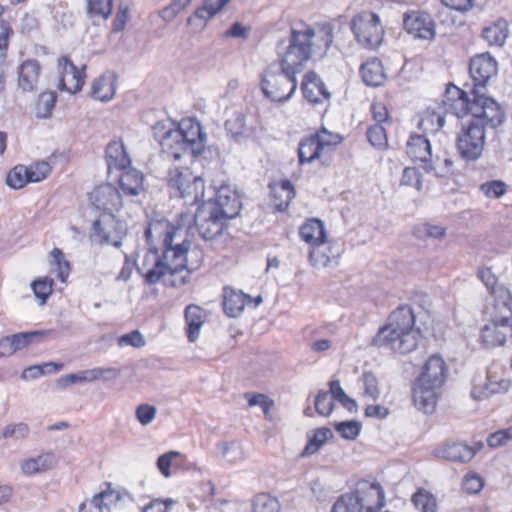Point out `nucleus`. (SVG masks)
<instances>
[{"mask_svg": "<svg viewBox=\"0 0 512 512\" xmlns=\"http://www.w3.org/2000/svg\"><path fill=\"white\" fill-rule=\"evenodd\" d=\"M187 216L182 217V223L172 225L167 220H156L149 224L145 229L144 236L148 245V252L155 255V263L151 269L142 274L144 283L147 285H155L167 274L174 276L184 269L189 272L196 271L203 261V252L201 250H193L197 259L189 262L187 254L191 249L192 241L188 238L181 239L183 220Z\"/></svg>", "mask_w": 512, "mask_h": 512, "instance_id": "f257e3e1", "label": "nucleus"}, {"mask_svg": "<svg viewBox=\"0 0 512 512\" xmlns=\"http://www.w3.org/2000/svg\"><path fill=\"white\" fill-rule=\"evenodd\" d=\"M450 113L463 119L461 131L456 138V149L460 157L466 161H475L482 155L485 145L486 129H496L506 118L505 112L496 100L485 99L482 105L470 102L465 91L450 82Z\"/></svg>", "mask_w": 512, "mask_h": 512, "instance_id": "f03ea898", "label": "nucleus"}, {"mask_svg": "<svg viewBox=\"0 0 512 512\" xmlns=\"http://www.w3.org/2000/svg\"><path fill=\"white\" fill-rule=\"evenodd\" d=\"M211 205V203L203 201L193 216L189 213H181L176 222L171 224L178 226L182 223V217L187 216L181 225V237L184 235V238L192 241L194 225L203 240L212 241L222 235L227 228V221Z\"/></svg>", "mask_w": 512, "mask_h": 512, "instance_id": "7ed1b4c3", "label": "nucleus"}, {"mask_svg": "<svg viewBox=\"0 0 512 512\" xmlns=\"http://www.w3.org/2000/svg\"><path fill=\"white\" fill-rule=\"evenodd\" d=\"M297 73L286 69L277 61L267 65L260 75V88L264 96L273 102L284 103L292 98L297 89Z\"/></svg>", "mask_w": 512, "mask_h": 512, "instance_id": "20e7f679", "label": "nucleus"}, {"mask_svg": "<svg viewBox=\"0 0 512 512\" xmlns=\"http://www.w3.org/2000/svg\"><path fill=\"white\" fill-rule=\"evenodd\" d=\"M311 33L303 30L291 29L288 42L281 40L277 43L278 63L286 69L300 73L303 65L312 56Z\"/></svg>", "mask_w": 512, "mask_h": 512, "instance_id": "39448f33", "label": "nucleus"}, {"mask_svg": "<svg viewBox=\"0 0 512 512\" xmlns=\"http://www.w3.org/2000/svg\"><path fill=\"white\" fill-rule=\"evenodd\" d=\"M498 73V62L489 52L476 54L469 61V74L473 82L470 102L482 105L485 99L495 100L485 94L486 86Z\"/></svg>", "mask_w": 512, "mask_h": 512, "instance_id": "423d86ee", "label": "nucleus"}, {"mask_svg": "<svg viewBox=\"0 0 512 512\" xmlns=\"http://www.w3.org/2000/svg\"><path fill=\"white\" fill-rule=\"evenodd\" d=\"M167 184L173 190L174 196L183 199L187 205L198 204L204 197V180L200 176H194L188 168L170 169Z\"/></svg>", "mask_w": 512, "mask_h": 512, "instance_id": "0eeeda50", "label": "nucleus"}, {"mask_svg": "<svg viewBox=\"0 0 512 512\" xmlns=\"http://www.w3.org/2000/svg\"><path fill=\"white\" fill-rule=\"evenodd\" d=\"M355 39L363 47L375 49L383 40L384 29L376 13L363 11L355 15L350 23Z\"/></svg>", "mask_w": 512, "mask_h": 512, "instance_id": "6e6552de", "label": "nucleus"}, {"mask_svg": "<svg viewBox=\"0 0 512 512\" xmlns=\"http://www.w3.org/2000/svg\"><path fill=\"white\" fill-rule=\"evenodd\" d=\"M417 338L397 331L389 323L380 327L372 339V345L378 348H386L400 354H408L416 349Z\"/></svg>", "mask_w": 512, "mask_h": 512, "instance_id": "1a4fd4ad", "label": "nucleus"}, {"mask_svg": "<svg viewBox=\"0 0 512 512\" xmlns=\"http://www.w3.org/2000/svg\"><path fill=\"white\" fill-rule=\"evenodd\" d=\"M352 493L363 512H377L385 505V492L378 482L361 480Z\"/></svg>", "mask_w": 512, "mask_h": 512, "instance_id": "9d476101", "label": "nucleus"}, {"mask_svg": "<svg viewBox=\"0 0 512 512\" xmlns=\"http://www.w3.org/2000/svg\"><path fill=\"white\" fill-rule=\"evenodd\" d=\"M91 202L107 214L108 222L114 223L113 212L122 207V196L112 184H102L91 193Z\"/></svg>", "mask_w": 512, "mask_h": 512, "instance_id": "9b49d317", "label": "nucleus"}, {"mask_svg": "<svg viewBox=\"0 0 512 512\" xmlns=\"http://www.w3.org/2000/svg\"><path fill=\"white\" fill-rule=\"evenodd\" d=\"M403 27L414 38L430 40L435 36V24L426 12L412 11L404 14Z\"/></svg>", "mask_w": 512, "mask_h": 512, "instance_id": "f8f14e48", "label": "nucleus"}, {"mask_svg": "<svg viewBox=\"0 0 512 512\" xmlns=\"http://www.w3.org/2000/svg\"><path fill=\"white\" fill-rule=\"evenodd\" d=\"M182 130L184 140V153L191 157H197L205 148L206 134L198 121L188 119L178 124Z\"/></svg>", "mask_w": 512, "mask_h": 512, "instance_id": "ddd939ff", "label": "nucleus"}, {"mask_svg": "<svg viewBox=\"0 0 512 512\" xmlns=\"http://www.w3.org/2000/svg\"><path fill=\"white\" fill-rule=\"evenodd\" d=\"M441 387L417 378L412 388V399L415 407L426 414L432 413L436 407L438 389Z\"/></svg>", "mask_w": 512, "mask_h": 512, "instance_id": "4468645a", "label": "nucleus"}, {"mask_svg": "<svg viewBox=\"0 0 512 512\" xmlns=\"http://www.w3.org/2000/svg\"><path fill=\"white\" fill-rule=\"evenodd\" d=\"M92 236L101 244L110 243L118 248L122 245L123 224L114 219V223L108 222L107 214L103 219H96L92 225Z\"/></svg>", "mask_w": 512, "mask_h": 512, "instance_id": "2eb2a0df", "label": "nucleus"}, {"mask_svg": "<svg viewBox=\"0 0 512 512\" xmlns=\"http://www.w3.org/2000/svg\"><path fill=\"white\" fill-rule=\"evenodd\" d=\"M300 88L304 98L312 104H319L323 100L331 98V93L327 90L325 83L313 70L304 75Z\"/></svg>", "mask_w": 512, "mask_h": 512, "instance_id": "dca6fc26", "label": "nucleus"}, {"mask_svg": "<svg viewBox=\"0 0 512 512\" xmlns=\"http://www.w3.org/2000/svg\"><path fill=\"white\" fill-rule=\"evenodd\" d=\"M417 316H419V314H417L410 305L404 304L400 305L389 315L387 323L395 327L397 331L417 338L419 330L414 329Z\"/></svg>", "mask_w": 512, "mask_h": 512, "instance_id": "f3484780", "label": "nucleus"}, {"mask_svg": "<svg viewBox=\"0 0 512 512\" xmlns=\"http://www.w3.org/2000/svg\"><path fill=\"white\" fill-rule=\"evenodd\" d=\"M304 33H311L312 53L324 56L333 43L334 27L330 23H321L316 28L306 27Z\"/></svg>", "mask_w": 512, "mask_h": 512, "instance_id": "a211bd4d", "label": "nucleus"}, {"mask_svg": "<svg viewBox=\"0 0 512 512\" xmlns=\"http://www.w3.org/2000/svg\"><path fill=\"white\" fill-rule=\"evenodd\" d=\"M227 190L220 189L215 198L209 199L207 203H211L212 207L226 220L233 219L239 215L241 210V202L235 194H227Z\"/></svg>", "mask_w": 512, "mask_h": 512, "instance_id": "6ab92c4d", "label": "nucleus"}, {"mask_svg": "<svg viewBox=\"0 0 512 512\" xmlns=\"http://www.w3.org/2000/svg\"><path fill=\"white\" fill-rule=\"evenodd\" d=\"M407 155L413 161H421L426 165L424 169L430 171L433 169L431 160V145L425 135L412 134L407 142Z\"/></svg>", "mask_w": 512, "mask_h": 512, "instance_id": "aec40b11", "label": "nucleus"}, {"mask_svg": "<svg viewBox=\"0 0 512 512\" xmlns=\"http://www.w3.org/2000/svg\"><path fill=\"white\" fill-rule=\"evenodd\" d=\"M119 171L118 182L124 195L138 196L144 191V175L141 171L130 165Z\"/></svg>", "mask_w": 512, "mask_h": 512, "instance_id": "412c9836", "label": "nucleus"}, {"mask_svg": "<svg viewBox=\"0 0 512 512\" xmlns=\"http://www.w3.org/2000/svg\"><path fill=\"white\" fill-rule=\"evenodd\" d=\"M269 188L274 208L279 212L285 211L296 195L292 182L283 179L280 182L270 184Z\"/></svg>", "mask_w": 512, "mask_h": 512, "instance_id": "4be33fe9", "label": "nucleus"}, {"mask_svg": "<svg viewBox=\"0 0 512 512\" xmlns=\"http://www.w3.org/2000/svg\"><path fill=\"white\" fill-rule=\"evenodd\" d=\"M41 66L37 60L24 61L18 71V86L23 92H31L36 89Z\"/></svg>", "mask_w": 512, "mask_h": 512, "instance_id": "5701e85b", "label": "nucleus"}, {"mask_svg": "<svg viewBox=\"0 0 512 512\" xmlns=\"http://www.w3.org/2000/svg\"><path fill=\"white\" fill-rule=\"evenodd\" d=\"M445 361L438 354H434L426 361L422 373L418 376L421 381L433 383L434 386H442L445 381Z\"/></svg>", "mask_w": 512, "mask_h": 512, "instance_id": "b1692460", "label": "nucleus"}, {"mask_svg": "<svg viewBox=\"0 0 512 512\" xmlns=\"http://www.w3.org/2000/svg\"><path fill=\"white\" fill-rule=\"evenodd\" d=\"M495 297L497 314L493 319L500 323L502 328L512 327V294L508 288H500Z\"/></svg>", "mask_w": 512, "mask_h": 512, "instance_id": "393cba45", "label": "nucleus"}, {"mask_svg": "<svg viewBox=\"0 0 512 512\" xmlns=\"http://www.w3.org/2000/svg\"><path fill=\"white\" fill-rule=\"evenodd\" d=\"M323 144H326V142H321L318 136H314L313 134L302 138L298 144L299 163L303 165L305 163H311L316 159H321L323 155Z\"/></svg>", "mask_w": 512, "mask_h": 512, "instance_id": "a878e982", "label": "nucleus"}, {"mask_svg": "<svg viewBox=\"0 0 512 512\" xmlns=\"http://www.w3.org/2000/svg\"><path fill=\"white\" fill-rule=\"evenodd\" d=\"M360 74L367 86H380L386 79L382 62L378 58H371L363 63L360 66Z\"/></svg>", "mask_w": 512, "mask_h": 512, "instance_id": "bb28decb", "label": "nucleus"}, {"mask_svg": "<svg viewBox=\"0 0 512 512\" xmlns=\"http://www.w3.org/2000/svg\"><path fill=\"white\" fill-rule=\"evenodd\" d=\"M116 91V77L114 75H102L91 84L90 95L93 99L103 102L110 101Z\"/></svg>", "mask_w": 512, "mask_h": 512, "instance_id": "cd10ccee", "label": "nucleus"}, {"mask_svg": "<svg viewBox=\"0 0 512 512\" xmlns=\"http://www.w3.org/2000/svg\"><path fill=\"white\" fill-rule=\"evenodd\" d=\"M160 146L163 152L167 153L174 160H180L182 157L187 155V153H184L182 130L179 129L178 125L174 127L167 136H165L160 143Z\"/></svg>", "mask_w": 512, "mask_h": 512, "instance_id": "c85d7f7f", "label": "nucleus"}, {"mask_svg": "<svg viewBox=\"0 0 512 512\" xmlns=\"http://www.w3.org/2000/svg\"><path fill=\"white\" fill-rule=\"evenodd\" d=\"M184 316L187 325V338L190 342H195L204 323V310L197 305L190 304L185 308Z\"/></svg>", "mask_w": 512, "mask_h": 512, "instance_id": "c756f323", "label": "nucleus"}, {"mask_svg": "<svg viewBox=\"0 0 512 512\" xmlns=\"http://www.w3.org/2000/svg\"><path fill=\"white\" fill-rule=\"evenodd\" d=\"M300 237L311 245H320L325 242L326 231L324 224L319 219H310L299 229Z\"/></svg>", "mask_w": 512, "mask_h": 512, "instance_id": "7c9ffc66", "label": "nucleus"}, {"mask_svg": "<svg viewBox=\"0 0 512 512\" xmlns=\"http://www.w3.org/2000/svg\"><path fill=\"white\" fill-rule=\"evenodd\" d=\"M251 301V297L243 292H236L234 290L225 289L223 299V309L227 316L237 317L241 314L245 307V300Z\"/></svg>", "mask_w": 512, "mask_h": 512, "instance_id": "2f4dec72", "label": "nucleus"}, {"mask_svg": "<svg viewBox=\"0 0 512 512\" xmlns=\"http://www.w3.org/2000/svg\"><path fill=\"white\" fill-rule=\"evenodd\" d=\"M443 111H436L427 108L418 122V128L424 133H434L445 125L446 108H441Z\"/></svg>", "mask_w": 512, "mask_h": 512, "instance_id": "473e14b6", "label": "nucleus"}, {"mask_svg": "<svg viewBox=\"0 0 512 512\" xmlns=\"http://www.w3.org/2000/svg\"><path fill=\"white\" fill-rule=\"evenodd\" d=\"M482 37L489 45L502 46L508 37L507 21L501 18L483 28Z\"/></svg>", "mask_w": 512, "mask_h": 512, "instance_id": "72a5a7b5", "label": "nucleus"}, {"mask_svg": "<svg viewBox=\"0 0 512 512\" xmlns=\"http://www.w3.org/2000/svg\"><path fill=\"white\" fill-rule=\"evenodd\" d=\"M107 165L109 170L115 168L121 170L131 164V160L126 153L123 144L112 142L106 149Z\"/></svg>", "mask_w": 512, "mask_h": 512, "instance_id": "f704fd0d", "label": "nucleus"}, {"mask_svg": "<svg viewBox=\"0 0 512 512\" xmlns=\"http://www.w3.org/2000/svg\"><path fill=\"white\" fill-rule=\"evenodd\" d=\"M62 63L69 66V73L71 74L67 80V88H63L62 91H67L70 94L79 92L85 83V70L86 65H83L80 69L74 65L68 56H62Z\"/></svg>", "mask_w": 512, "mask_h": 512, "instance_id": "c9c22d12", "label": "nucleus"}, {"mask_svg": "<svg viewBox=\"0 0 512 512\" xmlns=\"http://www.w3.org/2000/svg\"><path fill=\"white\" fill-rule=\"evenodd\" d=\"M502 327L492 318L490 323L484 325L481 329L482 343L486 348H494L504 345L506 341V333L499 330Z\"/></svg>", "mask_w": 512, "mask_h": 512, "instance_id": "e433bc0d", "label": "nucleus"}, {"mask_svg": "<svg viewBox=\"0 0 512 512\" xmlns=\"http://www.w3.org/2000/svg\"><path fill=\"white\" fill-rule=\"evenodd\" d=\"M333 432L330 428L321 427L312 431V435H308V442L303 449L301 456L306 457L315 454L330 438H333Z\"/></svg>", "mask_w": 512, "mask_h": 512, "instance_id": "4c0bfd02", "label": "nucleus"}, {"mask_svg": "<svg viewBox=\"0 0 512 512\" xmlns=\"http://www.w3.org/2000/svg\"><path fill=\"white\" fill-rule=\"evenodd\" d=\"M55 457L51 453H44L36 458L25 460L21 469L25 474L32 475L51 469L54 465Z\"/></svg>", "mask_w": 512, "mask_h": 512, "instance_id": "58836bf2", "label": "nucleus"}, {"mask_svg": "<svg viewBox=\"0 0 512 512\" xmlns=\"http://www.w3.org/2000/svg\"><path fill=\"white\" fill-rule=\"evenodd\" d=\"M412 235L418 240H441L446 236V228L440 225H433L428 222L419 223L413 226Z\"/></svg>", "mask_w": 512, "mask_h": 512, "instance_id": "ea45409f", "label": "nucleus"}, {"mask_svg": "<svg viewBox=\"0 0 512 512\" xmlns=\"http://www.w3.org/2000/svg\"><path fill=\"white\" fill-rule=\"evenodd\" d=\"M153 113V110L145 112L144 121L146 124L150 125L154 139L160 144L165 136H167L178 124L172 122L169 119H162L159 121L151 122L150 118Z\"/></svg>", "mask_w": 512, "mask_h": 512, "instance_id": "a19ab883", "label": "nucleus"}, {"mask_svg": "<svg viewBox=\"0 0 512 512\" xmlns=\"http://www.w3.org/2000/svg\"><path fill=\"white\" fill-rule=\"evenodd\" d=\"M49 263L51 270L56 273L61 282H65L70 273V263L65 259L63 251L54 248L50 253Z\"/></svg>", "mask_w": 512, "mask_h": 512, "instance_id": "79ce46f5", "label": "nucleus"}, {"mask_svg": "<svg viewBox=\"0 0 512 512\" xmlns=\"http://www.w3.org/2000/svg\"><path fill=\"white\" fill-rule=\"evenodd\" d=\"M54 330H34L27 332H20L8 336L14 351H19L28 347L35 338H40L44 335L52 334Z\"/></svg>", "mask_w": 512, "mask_h": 512, "instance_id": "37998d69", "label": "nucleus"}, {"mask_svg": "<svg viewBox=\"0 0 512 512\" xmlns=\"http://www.w3.org/2000/svg\"><path fill=\"white\" fill-rule=\"evenodd\" d=\"M53 279L42 277L31 282V289L35 297L39 300L40 305H44L53 292Z\"/></svg>", "mask_w": 512, "mask_h": 512, "instance_id": "c03bdc74", "label": "nucleus"}, {"mask_svg": "<svg viewBox=\"0 0 512 512\" xmlns=\"http://www.w3.org/2000/svg\"><path fill=\"white\" fill-rule=\"evenodd\" d=\"M253 512H280V503L268 493H259L253 500Z\"/></svg>", "mask_w": 512, "mask_h": 512, "instance_id": "a18cd8bd", "label": "nucleus"}, {"mask_svg": "<svg viewBox=\"0 0 512 512\" xmlns=\"http://www.w3.org/2000/svg\"><path fill=\"white\" fill-rule=\"evenodd\" d=\"M30 183L28 167L24 165H16L6 177V184L13 189L23 188Z\"/></svg>", "mask_w": 512, "mask_h": 512, "instance_id": "49530a36", "label": "nucleus"}, {"mask_svg": "<svg viewBox=\"0 0 512 512\" xmlns=\"http://www.w3.org/2000/svg\"><path fill=\"white\" fill-rule=\"evenodd\" d=\"M57 95L55 92L49 91L41 93L36 103V114L38 118H47L51 115L55 107Z\"/></svg>", "mask_w": 512, "mask_h": 512, "instance_id": "de8ad7c7", "label": "nucleus"}, {"mask_svg": "<svg viewBox=\"0 0 512 512\" xmlns=\"http://www.w3.org/2000/svg\"><path fill=\"white\" fill-rule=\"evenodd\" d=\"M225 129L235 140L243 137L246 131L245 115L241 112L234 113L226 120Z\"/></svg>", "mask_w": 512, "mask_h": 512, "instance_id": "09e8293b", "label": "nucleus"}, {"mask_svg": "<svg viewBox=\"0 0 512 512\" xmlns=\"http://www.w3.org/2000/svg\"><path fill=\"white\" fill-rule=\"evenodd\" d=\"M412 502L420 512H436V500L432 494L419 489L412 497Z\"/></svg>", "mask_w": 512, "mask_h": 512, "instance_id": "8fccbe9b", "label": "nucleus"}, {"mask_svg": "<svg viewBox=\"0 0 512 512\" xmlns=\"http://www.w3.org/2000/svg\"><path fill=\"white\" fill-rule=\"evenodd\" d=\"M485 481L483 477L475 471H469L462 479V490L471 495L482 491Z\"/></svg>", "mask_w": 512, "mask_h": 512, "instance_id": "3c124183", "label": "nucleus"}, {"mask_svg": "<svg viewBox=\"0 0 512 512\" xmlns=\"http://www.w3.org/2000/svg\"><path fill=\"white\" fill-rule=\"evenodd\" d=\"M331 512H363L355 495L346 493L341 495L334 503Z\"/></svg>", "mask_w": 512, "mask_h": 512, "instance_id": "603ef678", "label": "nucleus"}, {"mask_svg": "<svg viewBox=\"0 0 512 512\" xmlns=\"http://www.w3.org/2000/svg\"><path fill=\"white\" fill-rule=\"evenodd\" d=\"M475 456V450L465 443L450 444V461L467 463Z\"/></svg>", "mask_w": 512, "mask_h": 512, "instance_id": "864d4df0", "label": "nucleus"}, {"mask_svg": "<svg viewBox=\"0 0 512 512\" xmlns=\"http://www.w3.org/2000/svg\"><path fill=\"white\" fill-rule=\"evenodd\" d=\"M334 428L342 438L354 440L360 434L361 423L355 420L336 422Z\"/></svg>", "mask_w": 512, "mask_h": 512, "instance_id": "5fc2aeb1", "label": "nucleus"}, {"mask_svg": "<svg viewBox=\"0 0 512 512\" xmlns=\"http://www.w3.org/2000/svg\"><path fill=\"white\" fill-rule=\"evenodd\" d=\"M87 10L91 16L106 19L112 13V0H87Z\"/></svg>", "mask_w": 512, "mask_h": 512, "instance_id": "6e6d98bb", "label": "nucleus"}, {"mask_svg": "<svg viewBox=\"0 0 512 512\" xmlns=\"http://www.w3.org/2000/svg\"><path fill=\"white\" fill-rule=\"evenodd\" d=\"M512 440V426L499 429L488 435L486 442L490 448H499Z\"/></svg>", "mask_w": 512, "mask_h": 512, "instance_id": "4d7b16f0", "label": "nucleus"}, {"mask_svg": "<svg viewBox=\"0 0 512 512\" xmlns=\"http://www.w3.org/2000/svg\"><path fill=\"white\" fill-rule=\"evenodd\" d=\"M478 278L486 286L488 291L493 295H497L500 288H506L504 285L498 284L496 275L492 272L491 268H481L478 270Z\"/></svg>", "mask_w": 512, "mask_h": 512, "instance_id": "13d9d810", "label": "nucleus"}, {"mask_svg": "<svg viewBox=\"0 0 512 512\" xmlns=\"http://www.w3.org/2000/svg\"><path fill=\"white\" fill-rule=\"evenodd\" d=\"M316 412L321 416H329L334 408L333 399L328 391L320 390L314 402Z\"/></svg>", "mask_w": 512, "mask_h": 512, "instance_id": "bf43d9fd", "label": "nucleus"}, {"mask_svg": "<svg viewBox=\"0 0 512 512\" xmlns=\"http://www.w3.org/2000/svg\"><path fill=\"white\" fill-rule=\"evenodd\" d=\"M223 7H220V0H205L203 5L194 11L193 16L204 21L211 19Z\"/></svg>", "mask_w": 512, "mask_h": 512, "instance_id": "052dcab7", "label": "nucleus"}, {"mask_svg": "<svg viewBox=\"0 0 512 512\" xmlns=\"http://www.w3.org/2000/svg\"><path fill=\"white\" fill-rule=\"evenodd\" d=\"M366 135L368 141L374 147L384 148L387 145L386 130L380 124H375L368 128Z\"/></svg>", "mask_w": 512, "mask_h": 512, "instance_id": "680f3d73", "label": "nucleus"}, {"mask_svg": "<svg viewBox=\"0 0 512 512\" xmlns=\"http://www.w3.org/2000/svg\"><path fill=\"white\" fill-rule=\"evenodd\" d=\"M121 499V495L118 491L111 489L110 484L106 490L101 491L92 498V503H98L104 508H108L109 505L116 504Z\"/></svg>", "mask_w": 512, "mask_h": 512, "instance_id": "e2e57ef3", "label": "nucleus"}, {"mask_svg": "<svg viewBox=\"0 0 512 512\" xmlns=\"http://www.w3.org/2000/svg\"><path fill=\"white\" fill-rule=\"evenodd\" d=\"M480 190L489 198L498 199L506 192V184L500 180L487 181L480 186Z\"/></svg>", "mask_w": 512, "mask_h": 512, "instance_id": "0e129e2a", "label": "nucleus"}, {"mask_svg": "<svg viewBox=\"0 0 512 512\" xmlns=\"http://www.w3.org/2000/svg\"><path fill=\"white\" fill-rule=\"evenodd\" d=\"M364 385V393L373 400L380 397V389L378 387V379L372 372H364L362 375Z\"/></svg>", "mask_w": 512, "mask_h": 512, "instance_id": "69168bd1", "label": "nucleus"}, {"mask_svg": "<svg viewBox=\"0 0 512 512\" xmlns=\"http://www.w3.org/2000/svg\"><path fill=\"white\" fill-rule=\"evenodd\" d=\"M51 173V166L48 162L41 161L28 167L30 182H40Z\"/></svg>", "mask_w": 512, "mask_h": 512, "instance_id": "338daca9", "label": "nucleus"}, {"mask_svg": "<svg viewBox=\"0 0 512 512\" xmlns=\"http://www.w3.org/2000/svg\"><path fill=\"white\" fill-rule=\"evenodd\" d=\"M157 409L150 404H140L137 406L135 415L139 423L143 426L149 425L155 418Z\"/></svg>", "mask_w": 512, "mask_h": 512, "instance_id": "774afa93", "label": "nucleus"}]
</instances>
